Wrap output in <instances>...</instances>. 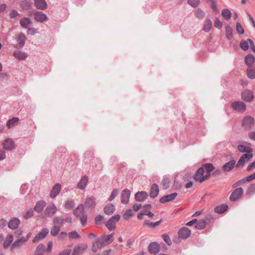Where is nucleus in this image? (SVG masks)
<instances>
[{
    "instance_id": "54",
    "label": "nucleus",
    "mask_w": 255,
    "mask_h": 255,
    "mask_svg": "<svg viewBox=\"0 0 255 255\" xmlns=\"http://www.w3.org/2000/svg\"><path fill=\"white\" fill-rule=\"evenodd\" d=\"M86 206L88 208H92L95 205V202L94 200L89 199H88L86 202Z\"/></svg>"
},
{
    "instance_id": "55",
    "label": "nucleus",
    "mask_w": 255,
    "mask_h": 255,
    "mask_svg": "<svg viewBox=\"0 0 255 255\" xmlns=\"http://www.w3.org/2000/svg\"><path fill=\"white\" fill-rule=\"evenodd\" d=\"M118 194H119L118 190L117 189H114L112 191V192L110 195V197L109 198V200L112 201L113 200H114L117 196Z\"/></svg>"
},
{
    "instance_id": "9",
    "label": "nucleus",
    "mask_w": 255,
    "mask_h": 255,
    "mask_svg": "<svg viewBox=\"0 0 255 255\" xmlns=\"http://www.w3.org/2000/svg\"><path fill=\"white\" fill-rule=\"evenodd\" d=\"M61 190V185L59 183H57L54 185L50 191V198L51 199H54L56 198L58 195L60 193Z\"/></svg>"
},
{
    "instance_id": "35",
    "label": "nucleus",
    "mask_w": 255,
    "mask_h": 255,
    "mask_svg": "<svg viewBox=\"0 0 255 255\" xmlns=\"http://www.w3.org/2000/svg\"><path fill=\"white\" fill-rule=\"evenodd\" d=\"M212 27V22L209 19H206L203 24V29L206 32H209Z\"/></svg>"
},
{
    "instance_id": "33",
    "label": "nucleus",
    "mask_w": 255,
    "mask_h": 255,
    "mask_svg": "<svg viewBox=\"0 0 255 255\" xmlns=\"http://www.w3.org/2000/svg\"><path fill=\"white\" fill-rule=\"evenodd\" d=\"M210 3V7L214 12H219L218 4L217 0H206Z\"/></svg>"
},
{
    "instance_id": "15",
    "label": "nucleus",
    "mask_w": 255,
    "mask_h": 255,
    "mask_svg": "<svg viewBox=\"0 0 255 255\" xmlns=\"http://www.w3.org/2000/svg\"><path fill=\"white\" fill-rule=\"evenodd\" d=\"M49 231L48 229H45L40 231L33 239V242L36 243L45 238L48 235Z\"/></svg>"
},
{
    "instance_id": "47",
    "label": "nucleus",
    "mask_w": 255,
    "mask_h": 255,
    "mask_svg": "<svg viewBox=\"0 0 255 255\" xmlns=\"http://www.w3.org/2000/svg\"><path fill=\"white\" fill-rule=\"evenodd\" d=\"M225 28H226L227 37L229 39H232L233 38V34H232V30L231 28L229 26H227L225 27Z\"/></svg>"
},
{
    "instance_id": "53",
    "label": "nucleus",
    "mask_w": 255,
    "mask_h": 255,
    "mask_svg": "<svg viewBox=\"0 0 255 255\" xmlns=\"http://www.w3.org/2000/svg\"><path fill=\"white\" fill-rule=\"evenodd\" d=\"M206 226L205 222L203 220L199 222L196 225V228L198 229H203Z\"/></svg>"
},
{
    "instance_id": "62",
    "label": "nucleus",
    "mask_w": 255,
    "mask_h": 255,
    "mask_svg": "<svg viewBox=\"0 0 255 255\" xmlns=\"http://www.w3.org/2000/svg\"><path fill=\"white\" fill-rule=\"evenodd\" d=\"M71 251V249L69 248H68L62 252H60L59 254V255H69Z\"/></svg>"
},
{
    "instance_id": "44",
    "label": "nucleus",
    "mask_w": 255,
    "mask_h": 255,
    "mask_svg": "<svg viewBox=\"0 0 255 255\" xmlns=\"http://www.w3.org/2000/svg\"><path fill=\"white\" fill-rule=\"evenodd\" d=\"M45 247L43 245H39L36 250L35 255H43Z\"/></svg>"
},
{
    "instance_id": "16",
    "label": "nucleus",
    "mask_w": 255,
    "mask_h": 255,
    "mask_svg": "<svg viewBox=\"0 0 255 255\" xmlns=\"http://www.w3.org/2000/svg\"><path fill=\"white\" fill-rule=\"evenodd\" d=\"M243 190L242 188L236 189L231 195L230 199L232 201H236L239 199L242 195Z\"/></svg>"
},
{
    "instance_id": "48",
    "label": "nucleus",
    "mask_w": 255,
    "mask_h": 255,
    "mask_svg": "<svg viewBox=\"0 0 255 255\" xmlns=\"http://www.w3.org/2000/svg\"><path fill=\"white\" fill-rule=\"evenodd\" d=\"M170 184V180L168 178L164 179L161 182L162 187L164 188H167Z\"/></svg>"
},
{
    "instance_id": "5",
    "label": "nucleus",
    "mask_w": 255,
    "mask_h": 255,
    "mask_svg": "<svg viewBox=\"0 0 255 255\" xmlns=\"http://www.w3.org/2000/svg\"><path fill=\"white\" fill-rule=\"evenodd\" d=\"M231 107L234 111L241 113H244L246 110V104L242 101H236L232 103Z\"/></svg>"
},
{
    "instance_id": "36",
    "label": "nucleus",
    "mask_w": 255,
    "mask_h": 255,
    "mask_svg": "<svg viewBox=\"0 0 255 255\" xmlns=\"http://www.w3.org/2000/svg\"><path fill=\"white\" fill-rule=\"evenodd\" d=\"M115 211V207L114 205L109 204L107 205L104 208V212L108 215L113 214Z\"/></svg>"
},
{
    "instance_id": "58",
    "label": "nucleus",
    "mask_w": 255,
    "mask_h": 255,
    "mask_svg": "<svg viewBox=\"0 0 255 255\" xmlns=\"http://www.w3.org/2000/svg\"><path fill=\"white\" fill-rule=\"evenodd\" d=\"M9 15L11 18H16L19 16V13L17 11L13 10L9 12Z\"/></svg>"
},
{
    "instance_id": "63",
    "label": "nucleus",
    "mask_w": 255,
    "mask_h": 255,
    "mask_svg": "<svg viewBox=\"0 0 255 255\" xmlns=\"http://www.w3.org/2000/svg\"><path fill=\"white\" fill-rule=\"evenodd\" d=\"M255 168V160L250 163L247 169L249 171H252Z\"/></svg>"
},
{
    "instance_id": "1",
    "label": "nucleus",
    "mask_w": 255,
    "mask_h": 255,
    "mask_svg": "<svg viewBox=\"0 0 255 255\" xmlns=\"http://www.w3.org/2000/svg\"><path fill=\"white\" fill-rule=\"evenodd\" d=\"M215 169L212 163H205L198 168L193 175L194 180L199 183H202L208 180L211 176V173Z\"/></svg>"
},
{
    "instance_id": "7",
    "label": "nucleus",
    "mask_w": 255,
    "mask_h": 255,
    "mask_svg": "<svg viewBox=\"0 0 255 255\" xmlns=\"http://www.w3.org/2000/svg\"><path fill=\"white\" fill-rule=\"evenodd\" d=\"M2 146L4 149L7 150H12L15 148L14 141L9 138H5L2 141Z\"/></svg>"
},
{
    "instance_id": "6",
    "label": "nucleus",
    "mask_w": 255,
    "mask_h": 255,
    "mask_svg": "<svg viewBox=\"0 0 255 255\" xmlns=\"http://www.w3.org/2000/svg\"><path fill=\"white\" fill-rule=\"evenodd\" d=\"M241 98L246 102H251L254 99V93L251 90L245 89L241 93Z\"/></svg>"
},
{
    "instance_id": "38",
    "label": "nucleus",
    "mask_w": 255,
    "mask_h": 255,
    "mask_svg": "<svg viewBox=\"0 0 255 255\" xmlns=\"http://www.w3.org/2000/svg\"><path fill=\"white\" fill-rule=\"evenodd\" d=\"M20 24L23 28H27L31 23V20L27 17H23L20 20Z\"/></svg>"
},
{
    "instance_id": "8",
    "label": "nucleus",
    "mask_w": 255,
    "mask_h": 255,
    "mask_svg": "<svg viewBox=\"0 0 255 255\" xmlns=\"http://www.w3.org/2000/svg\"><path fill=\"white\" fill-rule=\"evenodd\" d=\"M254 119L250 116H247L243 119L242 125L244 127L246 128H251L254 124Z\"/></svg>"
},
{
    "instance_id": "45",
    "label": "nucleus",
    "mask_w": 255,
    "mask_h": 255,
    "mask_svg": "<svg viewBox=\"0 0 255 255\" xmlns=\"http://www.w3.org/2000/svg\"><path fill=\"white\" fill-rule=\"evenodd\" d=\"M34 215V212L32 210H29L25 212L23 215V218L25 220H27L31 218Z\"/></svg>"
},
{
    "instance_id": "24",
    "label": "nucleus",
    "mask_w": 255,
    "mask_h": 255,
    "mask_svg": "<svg viewBox=\"0 0 255 255\" xmlns=\"http://www.w3.org/2000/svg\"><path fill=\"white\" fill-rule=\"evenodd\" d=\"M159 193V187L156 184H153L150 190L149 195L152 198H155L157 196Z\"/></svg>"
},
{
    "instance_id": "10",
    "label": "nucleus",
    "mask_w": 255,
    "mask_h": 255,
    "mask_svg": "<svg viewBox=\"0 0 255 255\" xmlns=\"http://www.w3.org/2000/svg\"><path fill=\"white\" fill-rule=\"evenodd\" d=\"M56 210L57 208L55 204L50 203L46 208L44 214L46 216L51 217L55 213Z\"/></svg>"
},
{
    "instance_id": "43",
    "label": "nucleus",
    "mask_w": 255,
    "mask_h": 255,
    "mask_svg": "<svg viewBox=\"0 0 255 255\" xmlns=\"http://www.w3.org/2000/svg\"><path fill=\"white\" fill-rule=\"evenodd\" d=\"M228 206L226 205H221L217 206L215 209V211L218 213H222L225 212L227 210Z\"/></svg>"
},
{
    "instance_id": "31",
    "label": "nucleus",
    "mask_w": 255,
    "mask_h": 255,
    "mask_svg": "<svg viewBox=\"0 0 255 255\" xmlns=\"http://www.w3.org/2000/svg\"><path fill=\"white\" fill-rule=\"evenodd\" d=\"M35 19L38 22H43L46 20V15L42 12H38L34 14Z\"/></svg>"
},
{
    "instance_id": "20",
    "label": "nucleus",
    "mask_w": 255,
    "mask_h": 255,
    "mask_svg": "<svg viewBox=\"0 0 255 255\" xmlns=\"http://www.w3.org/2000/svg\"><path fill=\"white\" fill-rule=\"evenodd\" d=\"M160 250L159 245L155 242L151 243L148 246L149 251L152 254H157L159 252Z\"/></svg>"
},
{
    "instance_id": "17",
    "label": "nucleus",
    "mask_w": 255,
    "mask_h": 255,
    "mask_svg": "<svg viewBox=\"0 0 255 255\" xmlns=\"http://www.w3.org/2000/svg\"><path fill=\"white\" fill-rule=\"evenodd\" d=\"M46 205V203L45 201L43 200L38 201L36 203L34 207V210L37 213H40L43 210Z\"/></svg>"
},
{
    "instance_id": "30",
    "label": "nucleus",
    "mask_w": 255,
    "mask_h": 255,
    "mask_svg": "<svg viewBox=\"0 0 255 255\" xmlns=\"http://www.w3.org/2000/svg\"><path fill=\"white\" fill-rule=\"evenodd\" d=\"M161 221L162 220H161L156 222H152L149 220H147L144 222L143 226L154 229L158 226L160 223L161 222Z\"/></svg>"
},
{
    "instance_id": "64",
    "label": "nucleus",
    "mask_w": 255,
    "mask_h": 255,
    "mask_svg": "<svg viewBox=\"0 0 255 255\" xmlns=\"http://www.w3.org/2000/svg\"><path fill=\"white\" fill-rule=\"evenodd\" d=\"M249 137L250 139L255 141V131H252L249 133Z\"/></svg>"
},
{
    "instance_id": "27",
    "label": "nucleus",
    "mask_w": 255,
    "mask_h": 255,
    "mask_svg": "<svg viewBox=\"0 0 255 255\" xmlns=\"http://www.w3.org/2000/svg\"><path fill=\"white\" fill-rule=\"evenodd\" d=\"M177 196L176 193H173L170 195L165 196L160 199V202L162 203L168 202L173 200Z\"/></svg>"
},
{
    "instance_id": "2",
    "label": "nucleus",
    "mask_w": 255,
    "mask_h": 255,
    "mask_svg": "<svg viewBox=\"0 0 255 255\" xmlns=\"http://www.w3.org/2000/svg\"><path fill=\"white\" fill-rule=\"evenodd\" d=\"M193 176L190 172H187L184 174L181 179L176 176L174 178V185L177 188H180L182 184H185L186 188H190L193 186L194 182L192 181Z\"/></svg>"
},
{
    "instance_id": "46",
    "label": "nucleus",
    "mask_w": 255,
    "mask_h": 255,
    "mask_svg": "<svg viewBox=\"0 0 255 255\" xmlns=\"http://www.w3.org/2000/svg\"><path fill=\"white\" fill-rule=\"evenodd\" d=\"M121 219V216L119 214L116 215L112 217H111L109 220V223H113V224H116V223L118 222Z\"/></svg>"
},
{
    "instance_id": "25",
    "label": "nucleus",
    "mask_w": 255,
    "mask_h": 255,
    "mask_svg": "<svg viewBox=\"0 0 255 255\" xmlns=\"http://www.w3.org/2000/svg\"><path fill=\"white\" fill-rule=\"evenodd\" d=\"M114 238V234L112 233L109 235L102 236L100 238V239L103 243L110 244L113 241Z\"/></svg>"
},
{
    "instance_id": "52",
    "label": "nucleus",
    "mask_w": 255,
    "mask_h": 255,
    "mask_svg": "<svg viewBox=\"0 0 255 255\" xmlns=\"http://www.w3.org/2000/svg\"><path fill=\"white\" fill-rule=\"evenodd\" d=\"M133 215L132 211L131 210H127L124 214V218L126 220L129 219Z\"/></svg>"
},
{
    "instance_id": "51",
    "label": "nucleus",
    "mask_w": 255,
    "mask_h": 255,
    "mask_svg": "<svg viewBox=\"0 0 255 255\" xmlns=\"http://www.w3.org/2000/svg\"><path fill=\"white\" fill-rule=\"evenodd\" d=\"M236 30L241 34H243L244 33V29L241 23L239 22H237L236 24Z\"/></svg>"
},
{
    "instance_id": "28",
    "label": "nucleus",
    "mask_w": 255,
    "mask_h": 255,
    "mask_svg": "<svg viewBox=\"0 0 255 255\" xmlns=\"http://www.w3.org/2000/svg\"><path fill=\"white\" fill-rule=\"evenodd\" d=\"M130 192L128 190H125L123 191L122 195V202L123 204H127L129 199Z\"/></svg>"
},
{
    "instance_id": "32",
    "label": "nucleus",
    "mask_w": 255,
    "mask_h": 255,
    "mask_svg": "<svg viewBox=\"0 0 255 255\" xmlns=\"http://www.w3.org/2000/svg\"><path fill=\"white\" fill-rule=\"evenodd\" d=\"M20 223V221L17 218L11 219L8 223V227L11 229H16Z\"/></svg>"
},
{
    "instance_id": "59",
    "label": "nucleus",
    "mask_w": 255,
    "mask_h": 255,
    "mask_svg": "<svg viewBox=\"0 0 255 255\" xmlns=\"http://www.w3.org/2000/svg\"><path fill=\"white\" fill-rule=\"evenodd\" d=\"M80 219L81 221V223L83 226H85L86 224V222L87 220V216L85 214L84 215H82V216L80 217Z\"/></svg>"
},
{
    "instance_id": "22",
    "label": "nucleus",
    "mask_w": 255,
    "mask_h": 255,
    "mask_svg": "<svg viewBox=\"0 0 255 255\" xmlns=\"http://www.w3.org/2000/svg\"><path fill=\"white\" fill-rule=\"evenodd\" d=\"M148 197V194L145 191L138 192L135 194L136 200L142 202L144 201Z\"/></svg>"
},
{
    "instance_id": "11",
    "label": "nucleus",
    "mask_w": 255,
    "mask_h": 255,
    "mask_svg": "<svg viewBox=\"0 0 255 255\" xmlns=\"http://www.w3.org/2000/svg\"><path fill=\"white\" fill-rule=\"evenodd\" d=\"M25 36L22 33H18L15 37L16 43L15 45L16 47H21L24 45L25 41Z\"/></svg>"
},
{
    "instance_id": "41",
    "label": "nucleus",
    "mask_w": 255,
    "mask_h": 255,
    "mask_svg": "<svg viewBox=\"0 0 255 255\" xmlns=\"http://www.w3.org/2000/svg\"><path fill=\"white\" fill-rule=\"evenodd\" d=\"M222 16L226 19H230L232 13L228 8H224L221 12Z\"/></svg>"
},
{
    "instance_id": "4",
    "label": "nucleus",
    "mask_w": 255,
    "mask_h": 255,
    "mask_svg": "<svg viewBox=\"0 0 255 255\" xmlns=\"http://www.w3.org/2000/svg\"><path fill=\"white\" fill-rule=\"evenodd\" d=\"M240 47L244 51H247L250 48L255 53V45L251 39L242 40L240 43Z\"/></svg>"
},
{
    "instance_id": "14",
    "label": "nucleus",
    "mask_w": 255,
    "mask_h": 255,
    "mask_svg": "<svg viewBox=\"0 0 255 255\" xmlns=\"http://www.w3.org/2000/svg\"><path fill=\"white\" fill-rule=\"evenodd\" d=\"M236 164L235 160H231L223 165L222 169L225 172H229L236 166Z\"/></svg>"
},
{
    "instance_id": "12",
    "label": "nucleus",
    "mask_w": 255,
    "mask_h": 255,
    "mask_svg": "<svg viewBox=\"0 0 255 255\" xmlns=\"http://www.w3.org/2000/svg\"><path fill=\"white\" fill-rule=\"evenodd\" d=\"M31 236V233L29 232L25 237H22L15 240L12 244V247H19L21 246L23 243L27 242Z\"/></svg>"
},
{
    "instance_id": "56",
    "label": "nucleus",
    "mask_w": 255,
    "mask_h": 255,
    "mask_svg": "<svg viewBox=\"0 0 255 255\" xmlns=\"http://www.w3.org/2000/svg\"><path fill=\"white\" fill-rule=\"evenodd\" d=\"M188 3L193 7L197 6L200 3V0H188Z\"/></svg>"
},
{
    "instance_id": "26",
    "label": "nucleus",
    "mask_w": 255,
    "mask_h": 255,
    "mask_svg": "<svg viewBox=\"0 0 255 255\" xmlns=\"http://www.w3.org/2000/svg\"><path fill=\"white\" fill-rule=\"evenodd\" d=\"M237 149L240 152L250 153L253 152V149L249 146H247L243 144H239L237 146Z\"/></svg>"
},
{
    "instance_id": "39",
    "label": "nucleus",
    "mask_w": 255,
    "mask_h": 255,
    "mask_svg": "<svg viewBox=\"0 0 255 255\" xmlns=\"http://www.w3.org/2000/svg\"><path fill=\"white\" fill-rule=\"evenodd\" d=\"M13 55L16 58L20 60H24L27 57L26 53L22 51H16L14 53Z\"/></svg>"
},
{
    "instance_id": "49",
    "label": "nucleus",
    "mask_w": 255,
    "mask_h": 255,
    "mask_svg": "<svg viewBox=\"0 0 255 255\" xmlns=\"http://www.w3.org/2000/svg\"><path fill=\"white\" fill-rule=\"evenodd\" d=\"M150 212L149 210L143 209V211L138 214L137 217L139 219L141 220L143 219V216L144 215L148 216V213H149Z\"/></svg>"
},
{
    "instance_id": "29",
    "label": "nucleus",
    "mask_w": 255,
    "mask_h": 255,
    "mask_svg": "<svg viewBox=\"0 0 255 255\" xmlns=\"http://www.w3.org/2000/svg\"><path fill=\"white\" fill-rule=\"evenodd\" d=\"M34 5L37 8L44 9L47 7L45 0H34Z\"/></svg>"
},
{
    "instance_id": "61",
    "label": "nucleus",
    "mask_w": 255,
    "mask_h": 255,
    "mask_svg": "<svg viewBox=\"0 0 255 255\" xmlns=\"http://www.w3.org/2000/svg\"><path fill=\"white\" fill-rule=\"evenodd\" d=\"M106 226L109 230H113L116 229L115 224H113V223H109V220H108L106 223Z\"/></svg>"
},
{
    "instance_id": "60",
    "label": "nucleus",
    "mask_w": 255,
    "mask_h": 255,
    "mask_svg": "<svg viewBox=\"0 0 255 255\" xmlns=\"http://www.w3.org/2000/svg\"><path fill=\"white\" fill-rule=\"evenodd\" d=\"M162 239L164 241V242L168 245H170L171 244V241L170 239L169 236L166 234H164L162 236Z\"/></svg>"
},
{
    "instance_id": "19",
    "label": "nucleus",
    "mask_w": 255,
    "mask_h": 255,
    "mask_svg": "<svg viewBox=\"0 0 255 255\" xmlns=\"http://www.w3.org/2000/svg\"><path fill=\"white\" fill-rule=\"evenodd\" d=\"M190 231L187 228H183L178 231V236L180 238L186 239L190 236Z\"/></svg>"
},
{
    "instance_id": "18",
    "label": "nucleus",
    "mask_w": 255,
    "mask_h": 255,
    "mask_svg": "<svg viewBox=\"0 0 255 255\" xmlns=\"http://www.w3.org/2000/svg\"><path fill=\"white\" fill-rule=\"evenodd\" d=\"M88 181V178L87 176L82 177L77 183V188L80 190H84L87 186Z\"/></svg>"
},
{
    "instance_id": "40",
    "label": "nucleus",
    "mask_w": 255,
    "mask_h": 255,
    "mask_svg": "<svg viewBox=\"0 0 255 255\" xmlns=\"http://www.w3.org/2000/svg\"><path fill=\"white\" fill-rule=\"evenodd\" d=\"M13 241V236L11 235H7L3 242V246L5 248H8Z\"/></svg>"
},
{
    "instance_id": "37",
    "label": "nucleus",
    "mask_w": 255,
    "mask_h": 255,
    "mask_svg": "<svg viewBox=\"0 0 255 255\" xmlns=\"http://www.w3.org/2000/svg\"><path fill=\"white\" fill-rule=\"evenodd\" d=\"M74 214L77 217L84 215V207L82 205L78 206L74 211Z\"/></svg>"
},
{
    "instance_id": "42",
    "label": "nucleus",
    "mask_w": 255,
    "mask_h": 255,
    "mask_svg": "<svg viewBox=\"0 0 255 255\" xmlns=\"http://www.w3.org/2000/svg\"><path fill=\"white\" fill-rule=\"evenodd\" d=\"M19 119L17 118H12L11 119L9 120L7 123V126L8 127V128H10V127H13L15 125H16V124H18V123L19 122Z\"/></svg>"
},
{
    "instance_id": "21",
    "label": "nucleus",
    "mask_w": 255,
    "mask_h": 255,
    "mask_svg": "<svg viewBox=\"0 0 255 255\" xmlns=\"http://www.w3.org/2000/svg\"><path fill=\"white\" fill-rule=\"evenodd\" d=\"M87 246L85 244L79 245L76 246L73 251V255H79L82 253L86 249Z\"/></svg>"
},
{
    "instance_id": "50",
    "label": "nucleus",
    "mask_w": 255,
    "mask_h": 255,
    "mask_svg": "<svg viewBox=\"0 0 255 255\" xmlns=\"http://www.w3.org/2000/svg\"><path fill=\"white\" fill-rule=\"evenodd\" d=\"M222 21L219 19V18L217 17L215 21V27L218 29H220L222 27Z\"/></svg>"
},
{
    "instance_id": "34",
    "label": "nucleus",
    "mask_w": 255,
    "mask_h": 255,
    "mask_svg": "<svg viewBox=\"0 0 255 255\" xmlns=\"http://www.w3.org/2000/svg\"><path fill=\"white\" fill-rule=\"evenodd\" d=\"M246 74L249 79H255V66L247 68Z\"/></svg>"
},
{
    "instance_id": "57",
    "label": "nucleus",
    "mask_w": 255,
    "mask_h": 255,
    "mask_svg": "<svg viewBox=\"0 0 255 255\" xmlns=\"http://www.w3.org/2000/svg\"><path fill=\"white\" fill-rule=\"evenodd\" d=\"M59 231L60 227L59 226H55L52 229L51 234L53 236H56L59 233Z\"/></svg>"
},
{
    "instance_id": "3",
    "label": "nucleus",
    "mask_w": 255,
    "mask_h": 255,
    "mask_svg": "<svg viewBox=\"0 0 255 255\" xmlns=\"http://www.w3.org/2000/svg\"><path fill=\"white\" fill-rule=\"evenodd\" d=\"M253 157V152L246 153L242 154L237 163L236 167L237 168L243 167L246 163L250 161Z\"/></svg>"
},
{
    "instance_id": "23",
    "label": "nucleus",
    "mask_w": 255,
    "mask_h": 255,
    "mask_svg": "<svg viewBox=\"0 0 255 255\" xmlns=\"http://www.w3.org/2000/svg\"><path fill=\"white\" fill-rule=\"evenodd\" d=\"M102 242L100 238L97 239L92 244L91 251L93 252H98L102 246Z\"/></svg>"
},
{
    "instance_id": "13",
    "label": "nucleus",
    "mask_w": 255,
    "mask_h": 255,
    "mask_svg": "<svg viewBox=\"0 0 255 255\" xmlns=\"http://www.w3.org/2000/svg\"><path fill=\"white\" fill-rule=\"evenodd\" d=\"M244 62L247 68L253 67L255 63V57L252 54H248L245 57Z\"/></svg>"
}]
</instances>
